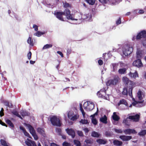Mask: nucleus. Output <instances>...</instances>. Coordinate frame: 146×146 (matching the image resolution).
Segmentation results:
<instances>
[{"label":"nucleus","mask_w":146,"mask_h":146,"mask_svg":"<svg viewBox=\"0 0 146 146\" xmlns=\"http://www.w3.org/2000/svg\"><path fill=\"white\" fill-rule=\"evenodd\" d=\"M68 116L70 119L73 121H76L79 117L77 110L74 108L69 111L68 113Z\"/></svg>","instance_id":"1"},{"label":"nucleus","mask_w":146,"mask_h":146,"mask_svg":"<svg viewBox=\"0 0 146 146\" xmlns=\"http://www.w3.org/2000/svg\"><path fill=\"white\" fill-rule=\"evenodd\" d=\"M122 54L121 55L123 57L127 56L131 54L133 51V48L132 46L128 45L124 46L122 48Z\"/></svg>","instance_id":"2"},{"label":"nucleus","mask_w":146,"mask_h":146,"mask_svg":"<svg viewBox=\"0 0 146 146\" xmlns=\"http://www.w3.org/2000/svg\"><path fill=\"white\" fill-rule=\"evenodd\" d=\"M50 120L52 124L54 126H60L61 125L59 118L57 116H51L50 118Z\"/></svg>","instance_id":"3"},{"label":"nucleus","mask_w":146,"mask_h":146,"mask_svg":"<svg viewBox=\"0 0 146 146\" xmlns=\"http://www.w3.org/2000/svg\"><path fill=\"white\" fill-rule=\"evenodd\" d=\"M83 106L84 109L86 110L91 111L94 108V104L92 102L88 101L84 102Z\"/></svg>","instance_id":"4"},{"label":"nucleus","mask_w":146,"mask_h":146,"mask_svg":"<svg viewBox=\"0 0 146 146\" xmlns=\"http://www.w3.org/2000/svg\"><path fill=\"white\" fill-rule=\"evenodd\" d=\"M29 129L30 133L33 137L34 139L36 140L38 139V137L35 133V131L34 128L31 125L27 123L24 124Z\"/></svg>","instance_id":"5"},{"label":"nucleus","mask_w":146,"mask_h":146,"mask_svg":"<svg viewBox=\"0 0 146 146\" xmlns=\"http://www.w3.org/2000/svg\"><path fill=\"white\" fill-rule=\"evenodd\" d=\"M144 97V93L141 90H139L137 93L136 97L137 99L139 100V101H137L139 104H141L143 102Z\"/></svg>","instance_id":"6"},{"label":"nucleus","mask_w":146,"mask_h":146,"mask_svg":"<svg viewBox=\"0 0 146 146\" xmlns=\"http://www.w3.org/2000/svg\"><path fill=\"white\" fill-rule=\"evenodd\" d=\"M82 15L79 13L76 14L74 15L72 14V19H70L72 20H75L77 21L76 24H80L82 21Z\"/></svg>","instance_id":"7"},{"label":"nucleus","mask_w":146,"mask_h":146,"mask_svg":"<svg viewBox=\"0 0 146 146\" xmlns=\"http://www.w3.org/2000/svg\"><path fill=\"white\" fill-rule=\"evenodd\" d=\"M133 87H131L129 86L128 91L127 89L126 88H124L122 92L123 94L124 95H127L128 94L132 98V91Z\"/></svg>","instance_id":"8"},{"label":"nucleus","mask_w":146,"mask_h":146,"mask_svg":"<svg viewBox=\"0 0 146 146\" xmlns=\"http://www.w3.org/2000/svg\"><path fill=\"white\" fill-rule=\"evenodd\" d=\"M122 80L123 82L126 84L129 85L130 87H134L135 83L133 82L130 80L127 77L124 76L123 77Z\"/></svg>","instance_id":"9"},{"label":"nucleus","mask_w":146,"mask_h":146,"mask_svg":"<svg viewBox=\"0 0 146 146\" xmlns=\"http://www.w3.org/2000/svg\"><path fill=\"white\" fill-rule=\"evenodd\" d=\"M120 105H125L123 108H122V110H125L128 109V105L125 100L124 99L121 100L118 103L117 105L119 106Z\"/></svg>","instance_id":"10"},{"label":"nucleus","mask_w":146,"mask_h":146,"mask_svg":"<svg viewBox=\"0 0 146 146\" xmlns=\"http://www.w3.org/2000/svg\"><path fill=\"white\" fill-rule=\"evenodd\" d=\"M133 65L138 68L143 66V64L140 59H138L134 61L133 62Z\"/></svg>","instance_id":"11"},{"label":"nucleus","mask_w":146,"mask_h":146,"mask_svg":"<svg viewBox=\"0 0 146 146\" xmlns=\"http://www.w3.org/2000/svg\"><path fill=\"white\" fill-rule=\"evenodd\" d=\"M63 15L66 16L67 19H68L70 20L72 19V14H70V11L67 9L65 10L64 12H63Z\"/></svg>","instance_id":"12"},{"label":"nucleus","mask_w":146,"mask_h":146,"mask_svg":"<svg viewBox=\"0 0 146 146\" xmlns=\"http://www.w3.org/2000/svg\"><path fill=\"white\" fill-rule=\"evenodd\" d=\"M92 16L91 13L86 14L82 16V19H85L86 21H92Z\"/></svg>","instance_id":"13"},{"label":"nucleus","mask_w":146,"mask_h":146,"mask_svg":"<svg viewBox=\"0 0 146 146\" xmlns=\"http://www.w3.org/2000/svg\"><path fill=\"white\" fill-rule=\"evenodd\" d=\"M63 12H55L54 13V14L59 20L63 21L64 20L62 17V15H63Z\"/></svg>","instance_id":"14"},{"label":"nucleus","mask_w":146,"mask_h":146,"mask_svg":"<svg viewBox=\"0 0 146 146\" xmlns=\"http://www.w3.org/2000/svg\"><path fill=\"white\" fill-rule=\"evenodd\" d=\"M117 113L114 112L112 115V119L114 120V121L113 122V123L115 125L117 124V123L116 121H118L120 119L119 117L117 114Z\"/></svg>","instance_id":"15"},{"label":"nucleus","mask_w":146,"mask_h":146,"mask_svg":"<svg viewBox=\"0 0 146 146\" xmlns=\"http://www.w3.org/2000/svg\"><path fill=\"white\" fill-rule=\"evenodd\" d=\"M146 37V31H143L139 33L137 35L136 38L137 39H139L141 38Z\"/></svg>","instance_id":"16"},{"label":"nucleus","mask_w":146,"mask_h":146,"mask_svg":"<svg viewBox=\"0 0 146 146\" xmlns=\"http://www.w3.org/2000/svg\"><path fill=\"white\" fill-rule=\"evenodd\" d=\"M66 131L68 135L71 136L72 138L74 137L75 133L73 129L71 128H68L66 129Z\"/></svg>","instance_id":"17"},{"label":"nucleus","mask_w":146,"mask_h":146,"mask_svg":"<svg viewBox=\"0 0 146 146\" xmlns=\"http://www.w3.org/2000/svg\"><path fill=\"white\" fill-rule=\"evenodd\" d=\"M124 132L126 134H130L131 133H136L137 132L134 129H127L124 130Z\"/></svg>","instance_id":"18"},{"label":"nucleus","mask_w":146,"mask_h":146,"mask_svg":"<svg viewBox=\"0 0 146 146\" xmlns=\"http://www.w3.org/2000/svg\"><path fill=\"white\" fill-rule=\"evenodd\" d=\"M25 143L28 146H36L34 141L28 139H27V140L25 141Z\"/></svg>","instance_id":"19"},{"label":"nucleus","mask_w":146,"mask_h":146,"mask_svg":"<svg viewBox=\"0 0 146 146\" xmlns=\"http://www.w3.org/2000/svg\"><path fill=\"white\" fill-rule=\"evenodd\" d=\"M139 115L137 114L135 115H131L129 117V119H132L134 121H137L139 120Z\"/></svg>","instance_id":"20"},{"label":"nucleus","mask_w":146,"mask_h":146,"mask_svg":"<svg viewBox=\"0 0 146 146\" xmlns=\"http://www.w3.org/2000/svg\"><path fill=\"white\" fill-rule=\"evenodd\" d=\"M128 75L130 78L134 79H135L136 78L139 77L137 71H135L134 73L130 72L128 74Z\"/></svg>","instance_id":"21"},{"label":"nucleus","mask_w":146,"mask_h":146,"mask_svg":"<svg viewBox=\"0 0 146 146\" xmlns=\"http://www.w3.org/2000/svg\"><path fill=\"white\" fill-rule=\"evenodd\" d=\"M119 138L123 141H128L131 139L132 137L131 136L121 135L120 136Z\"/></svg>","instance_id":"22"},{"label":"nucleus","mask_w":146,"mask_h":146,"mask_svg":"<svg viewBox=\"0 0 146 146\" xmlns=\"http://www.w3.org/2000/svg\"><path fill=\"white\" fill-rule=\"evenodd\" d=\"M97 112H96L94 114L91 115V117H92V123L94 125H96L97 123V121L96 118H94V117L96 115H97Z\"/></svg>","instance_id":"23"},{"label":"nucleus","mask_w":146,"mask_h":146,"mask_svg":"<svg viewBox=\"0 0 146 146\" xmlns=\"http://www.w3.org/2000/svg\"><path fill=\"white\" fill-rule=\"evenodd\" d=\"M143 55L142 51L138 50L136 52V58L138 59L140 58Z\"/></svg>","instance_id":"24"},{"label":"nucleus","mask_w":146,"mask_h":146,"mask_svg":"<svg viewBox=\"0 0 146 146\" xmlns=\"http://www.w3.org/2000/svg\"><path fill=\"white\" fill-rule=\"evenodd\" d=\"M132 99L133 100V102L132 103V104H131L130 106H128V108L129 107L131 108L132 107V105H133L134 106H137V107H139L138 106V104H139L138 103V102H137V101H136L134 99V98H133L132 97Z\"/></svg>","instance_id":"25"},{"label":"nucleus","mask_w":146,"mask_h":146,"mask_svg":"<svg viewBox=\"0 0 146 146\" xmlns=\"http://www.w3.org/2000/svg\"><path fill=\"white\" fill-rule=\"evenodd\" d=\"M27 43L29 44L30 45L33 46L34 45V42L33 39L31 37H29L27 40Z\"/></svg>","instance_id":"26"},{"label":"nucleus","mask_w":146,"mask_h":146,"mask_svg":"<svg viewBox=\"0 0 146 146\" xmlns=\"http://www.w3.org/2000/svg\"><path fill=\"white\" fill-rule=\"evenodd\" d=\"M96 141L98 143L101 144H105L107 142L106 140L102 139H98L96 140Z\"/></svg>","instance_id":"27"},{"label":"nucleus","mask_w":146,"mask_h":146,"mask_svg":"<svg viewBox=\"0 0 146 146\" xmlns=\"http://www.w3.org/2000/svg\"><path fill=\"white\" fill-rule=\"evenodd\" d=\"M113 143L115 145L120 146L122 145L123 143L122 142L118 140H115L113 141Z\"/></svg>","instance_id":"28"},{"label":"nucleus","mask_w":146,"mask_h":146,"mask_svg":"<svg viewBox=\"0 0 146 146\" xmlns=\"http://www.w3.org/2000/svg\"><path fill=\"white\" fill-rule=\"evenodd\" d=\"M107 117L106 115H105L103 117L100 118V121L102 123H107Z\"/></svg>","instance_id":"29"},{"label":"nucleus","mask_w":146,"mask_h":146,"mask_svg":"<svg viewBox=\"0 0 146 146\" xmlns=\"http://www.w3.org/2000/svg\"><path fill=\"white\" fill-rule=\"evenodd\" d=\"M126 69L125 68H121L119 70L118 72L120 74H124L126 73Z\"/></svg>","instance_id":"30"},{"label":"nucleus","mask_w":146,"mask_h":146,"mask_svg":"<svg viewBox=\"0 0 146 146\" xmlns=\"http://www.w3.org/2000/svg\"><path fill=\"white\" fill-rule=\"evenodd\" d=\"M37 131L40 134L42 135L43 136L44 135V130L43 128H38L37 129Z\"/></svg>","instance_id":"31"},{"label":"nucleus","mask_w":146,"mask_h":146,"mask_svg":"<svg viewBox=\"0 0 146 146\" xmlns=\"http://www.w3.org/2000/svg\"><path fill=\"white\" fill-rule=\"evenodd\" d=\"M105 93V92H103V90H101L98 92L97 95L99 97H102L103 95V94Z\"/></svg>","instance_id":"32"},{"label":"nucleus","mask_w":146,"mask_h":146,"mask_svg":"<svg viewBox=\"0 0 146 146\" xmlns=\"http://www.w3.org/2000/svg\"><path fill=\"white\" fill-rule=\"evenodd\" d=\"M52 45L51 44H46L43 47L42 50L50 48L52 47Z\"/></svg>","instance_id":"33"},{"label":"nucleus","mask_w":146,"mask_h":146,"mask_svg":"<svg viewBox=\"0 0 146 146\" xmlns=\"http://www.w3.org/2000/svg\"><path fill=\"white\" fill-rule=\"evenodd\" d=\"M5 120L6 123L8 124L10 126L13 127H14L13 124L10 120L7 119H5Z\"/></svg>","instance_id":"34"},{"label":"nucleus","mask_w":146,"mask_h":146,"mask_svg":"<svg viewBox=\"0 0 146 146\" xmlns=\"http://www.w3.org/2000/svg\"><path fill=\"white\" fill-rule=\"evenodd\" d=\"M80 110L81 111V112L82 113L83 117L84 118L85 117V112H84L83 109L82 108V105L81 104H80Z\"/></svg>","instance_id":"35"},{"label":"nucleus","mask_w":146,"mask_h":146,"mask_svg":"<svg viewBox=\"0 0 146 146\" xmlns=\"http://www.w3.org/2000/svg\"><path fill=\"white\" fill-rule=\"evenodd\" d=\"M80 122L83 124H86L88 123V121L85 119H81L80 121Z\"/></svg>","instance_id":"36"},{"label":"nucleus","mask_w":146,"mask_h":146,"mask_svg":"<svg viewBox=\"0 0 146 146\" xmlns=\"http://www.w3.org/2000/svg\"><path fill=\"white\" fill-rule=\"evenodd\" d=\"M110 80L111 83H111L112 85L115 84L118 81L117 78H115L113 80Z\"/></svg>","instance_id":"37"},{"label":"nucleus","mask_w":146,"mask_h":146,"mask_svg":"<svg viewBox=\"0 0 146 146\" xmlns=\"http://www.w3.org/2000/svg\"><path fill=\"white\" fill-rule=\"evenodd\" d=\"M21 114L22 116L23 117L29 115V113L28 112L24 110L22 111L21 112Z\"/></svg>","instance_id":"38"},{"label":"nucleus","mask_w":146,"mask_h":146,"mask_svg":"<svg viewBox=\"0 0 146 146\" xmlns=\"http://www.w3.org/2000/svg\"><path fill=\"white\" fill-rule=\"evenodd\" d=\"M92 136L94 137H98L100 136V134L97 132L93 131L92 132Z\"/></svg>","instance_id":"39"},{"label":"nucleus","mask_w":146,"mask_h":146,"mask_svg":"<svg viewBox=\"0 0 146 146\" xmlns=\"http://www.w3.org/2000/svg\"><path fill=\"white\" fill-rule=\"evenodd\" d=\"M118 65L117 64L115 63L112 64V66L114 71H115L117 70Z\"/></svg>","instance_id":"40"},{"label":"nucleus","mask_w":146,"mask_h":146,"mask_svg":"<svg viewBox=\"0 0 146 146\" xmlns=\"http://www.w3.org/2000/svg\"><path fill=\"white\" fill-rule=\"evenodd\" d=\"M44 34V33L40 31H37L36 33L34 34V35L35 36H37L38 37Z\"/></svg>","instance_id":"41"},{"label":"nucleus","mask_w":146,"mask_h":146,"mask_svg":"<svg viewBox=\"0 0 146 146\" xmlns=\"http://www.w3.org/2000/svg\"><path fill=\"white\" fill-rule=\"evenodd\" d=\"M89 4L93 5L95 3L96 0H86Z\"/></svg>","instance_id":"42"},{"label":"nucleus","mask_w":146,"mask_h":146,"mask_svg":"<svg viewBox=\"0 0 146 146\" xmlns=\"http://www.w3.org/2000/svg\"><path fill=\"white\" fill-rule=\"evenodd\" d=\"M74 143L76 146H80L81 143L80 141L77 140H74Z\"/></svg>","instance_id":"43"},{"label":"nucleus","mask_w":146,"mask_h":146,"mask_svg":"<svg viewBox=\"0 0 146 146\" xmlns=\"http://www.w3.org/2000/svg\"><path fill=\"white\" fill-rule=\"evenodd\" d=\"M146 134V130H144L141 131L138 133L140 135H143Z\"/></svg>","instance_id":"44"},{"label":"nucleus","mask_w":146,"mask_h":146,"mask_svg":"<svg viewBox=\"0 0 146 146\" xmlns=\"http://www.w3.org/2000/svg\"><path fill=\"white\" fill-rule=\"evenodd\" d=\"M12 113L14 115H16V116H17L18 117H19L20 118H21V119H22V117H21V116L18 114V113L16 111H13L12 112Z\"/></svg>","instance_id":"45"},{"label":"nucleus","mask_w":146,"mask_h":146,"mask_svg":"<svg viewBox=\"0 0 146 146\" xmlns=\"http://www.w3.org/2000/svg\"><path fill=\"white\" fill-rule=\"evenodd\" d=\"M1 144L4 146H8L7 145L6 141L3 140L1 139Z\"/></svg>","instance_id":"46"},{"label":"nucleus","mask_w":146,"mask_h":146,"mask_svg":"<svg viewBox=\"0 0 146 146\" xmlns=\"http://www.w3.org/2000/svg\"><path fill=\"white\" fill-rule=\"evenodd\" d=\"M63 6L64 7L69 8L71 7V5L67 3H63Z\"/></svg>","instance_id":"47"},{"label":"nucleus","mask_w":146,"mask_h":146,"mask_svg":"<svg viewBox=\"0 0 146 146\" xmlns=\"http://www.w3.org/2000/svg\"><path fill=\"white\" fill-rule=\"evenodd\" d=\"M127 119L128 118L124 119L123 121V123H124L125 125L129 126V124L128 122Z\"/></svg>","instance_id":"48"},{"label":"nucleus","mask_w":146,"mask_h":146,"mask_svg":"<svg viewBox=\"0 0 146 146\" xmlns=\"http://www.w3.org/2000/svg\"><path fill=\"white\" fill-rule=\"evenodd\" d=\"M62 145L63 146H70V144L67 142H64L62 143Z\"/></svg>","instance_id":"49"},{"label":"nucleus","mask_w":146,"mask_h":146,"mask_svg":"<svg viewBox=\"0 0 146 146\" xmlns=\"http://www.w3.org/2000/svg\"><path fill=\"white\" fill-rule=\"evenodd\" d=\"M78 134L80 136H83L84 135L83 132L80 131H77Z\"/></svg>","instance_id":"50"},{"label":"nucleus","mask_w":146,"mask_h":146,"mask_svg":"<svg viewBox=\"0 0 146 146\" xmlns=\"http://www.w3.org/2000/svg\"><path fill=\"white\" fill-rule=\"evenodd\" d=\"M114 130L115 132L117 133H121L122 132V131L120 129H115Z\"/></svg>","instance_id":"51"},{"label":"nucleus","mask_w":146,"mask_h":146,"mask_svg":"<svg viewBox=\"0 0 146 146\" xmlns=\"http://www.w3.org/2000/svg\"><path fill=\"white\" fill-rule=\"evenodd\" d=\"M31 55L32 54L31 52L30 51L27 54V57L28 59L30 60L31 59Z\"/></svg>","instance_id":"52"},{"label":"nucleus","mask_w":146,"mask_h":146,"mask_svg":"<svg viewBox=\"0 0 146 146\" xmlns=\"http://www.w3.org/2000/svg\"><path fill=\"white\" fill-rule=\"evenodd\" d=\"M99 1L102 3H106L108 1H110V0H99Z\"/></svg>","instance_id":"53"},{"label":"nucleus","mask_w":146,"mask_h":146,"mask_svg":"<svg viewBox=\"0 0 146 146\" xmlns=\"http://www.w3.org/2000/svg\"><path fill=\"white\" fill-rule=\"evenodd\" d=\"M112 83H111V81L110 80H109L106 83V85L107 86H110L111 85H113L112 84Z\"/></svg>","instance_id":"54"},{"label":"nucleus","mask_w":146,"mask_h":146,"mask_svg":"<svg viewBox=\"0 0 146 146\" xmlns=\"http://www.w3.org/2000/svg\"><path fill=\"white\" fill-rule=\"evenodd\" d=\"M23 133H24V135L26 136H27L29 137V138H31V137L29 136V133H28L26 131L25 132H24Z\"/></svg>","instance_id":"55"},{"label":"nucleus","mask_w":146,"mask_h":146,"mask_svg":"<svg viewBox=\"0 0 146 146\" xmlns=\"http://www.w3.org/2000/svg\"><path fill=\"white\" fill-rule=\"evenodd\" d=\"M4 110L3 108H2L1 111H0V115L1 116H2L3 115L4 113L3 112Z\"/></svg>","instance_id":"56"},{"label":"nucleus","mask_w":146,"mask_h":146,"mask_svg":"<svg viewBox=\"0 0 146 146\" xmlns=\"http://www.w3.org/2000/svg\"><path fill=\"white\" fill-rule=\"evenodd\" d=\"M33 28H34L35 29V31H37L38 30V26L35 25H33Z\"/></svg>","instance_id":"57"},{"label":"nucleus","mask_w":146,"mask_h":146,"mask_svg":"<svg viewBox=\"0 0 146 146\" xmlns=\"http://www.w3.org/2000/svg\"><path fill=\"white\" fill-rule=\"evenodd\" d=\"M71 50L70 49H68L67 50V54L68 55H69L71 53Z\"/></svg>","instance_id":"58"},{"label":"nucleus","mask_w":146,"mask_h":146,"mask_svg":"<svg viewBox=\"0 0 146 146\" xmlns=\"http://www.w3.org/2000/svg\"><path fill=\"white\" fill-rule=\"evenodd\" d=\"M57 53L60 54L61 57H63V54H62V52H60V51H58L57 52Z\"/></svg>","instance_id":"59"},{"label":"nucleus","mask_w":146,"mask_h":146,"mask_svg":"<svg viewBox=\"0 0 146 146\" xmlns=\"http://www.w3.org/2000/svg\"><path fill=\"white\" fill-rule=\"evenodd\" d=\"M98 63L100 65H101L103 64V62L102 60L100 59L98 61Z\"/></svg>","instance_id":"60"},{"label":"nucleus","mask_w":146,"mask_h":146,"mask_svg":"<svg viewBox=\"0 0 146 146\" xmlns=\"http://www.w3.org/2000/svg\"><path fill=\"white\" fill-rule=\"evenodd\" d=\"M121 23V21L120 20V19L119 18L116 21V23L117 25H118Z\"/></svg>","instance_id":"61"},{"label":"nucleus","mask_w":146,"mask_h":146,"mask_svg":"<svg viewBox=\"0 0 146 146\" xmlns=\"http://www.w3.org/2000/svg\"><path fill=\"white\" fill-rule=\"evenodd\" d=\"M85 141L87 144L91 143V141L90 139H87L85 140Z\"/></svg>","instance_id":"62"},{"label":"nucleus","mask_w":146,"mask_h":146,"mask_svg":"<svg viewBox=\"0 0 146 146\" xmlns=\"http://www.w3.org/2000/svg\"><path fill=\"white\" fill-rule=\"evenodd\" d=\"M56 132L59 133V134H60L61 132V130L60 128H57L56 129Z\"/></svg>","instance_id":"63"},{"label":"nucleus","mask_w":146,"mask_h":146,"mask_svg":"<svg viewBox=\"0 0 146 146\" xmlns=\"http://www.w3.org/2000/svg\"><path fill=\"white\" fill-rule=\"evenodd\" d=\"M5 104L6 106L9 107V108H10L12 106V105L11 104L9 103V102L6 103H5Z\"/></svg>","instance_id":"64"}]
</instances>
